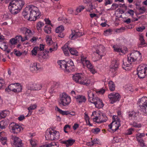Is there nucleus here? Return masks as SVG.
<instances>
[{
	"label": "nucleus",
	"mask_w": 147,
	"mask_h": 147,
	"mask_svg": "<svg viewBox=\"0 0 147 147\" xmlns=\"http://www.w3.org/2000/svg\"><path fill=\"white\" fill-rule=\"evenodd\" d=\"M92 51L93 53H96L100 56L99 59H101L102 57L105 54V49L102 45L94 46L92 49Z\"/></svg>",
	"instance_id": "obj_10"
},
{
	"label": "nucleus",
	"mask_w": 147,
	"mask_h": 147,
	"mask_svg": "<svg viewBox=\"0 0 147 147\" xmlns=\"http://www.w3.org/2000/svg\"><path fill=\"white\" fill-rule=\"evenodd\" d=\"M9 111L5 110L0 112V119L5 118L9 114Z\"/></svg>",
	"instance_id": "obj_33"
},
{
	"label": "nucleus",
	"mask_w": 147,
	"mask_h": 147,
	"mask_svg": "<svg viewBox=\"0 0 147 147\" xmlns=\"http://www.w3.org/2000/svg\"><path fill=\"white\" fill-rule=\"evenodd\" d=\"M68 43H67L63 47V50L64 54L67 56L69 55L68 50L69 51L70 48L68 47Z\"/></svg>",
	"instance_id": "obj_31"
},
{
	"label": "nucleus",
	"mask_w": 147,
	"mask_h": 147,
	"mask_svg": "<svg viewBox=\"0 0 147 147\" xmlns=\"http://www.w3.org/2000/svg\"><path fill=\"white\" fill-rule=\"evenodd\" d=\"M132 61H129L127 57V60L126 62H123L122 67L123 68L126 70L130 69V67L131 66Z\"/></svg>",
	"instance_id": "obj_25"
},
{
	"label": "nucleus",
	"mask_w": 147,
	"mask_h": 147,
	"mask_svg": "<svg viewBox=\"0 0 147 147\" xmlns=\"http://www.w3.org/2000/svg\"><path fill=\"white\" fill-rule=\"evenodd\" d=\"M126 91L127 92H131L134 90V88H133L131 85H127L126 86L125 88Z\"/></svg>",
	"instance_id": "obj_50"
},
{
	"label": "nucleus",
	"mask_w": 147,
	"mask_h": 147,
	"mask_svg": "<svg viewBox=\"0 0 147 147\" xmlns=\"http://www.w3.org/2000/svg\"><path fill=\"white\" fill-rule=\"evenodd\" d=\"M100 113H99L98 111H94L93 112L91 115V117L93 121L96 123H101V121L100 117Z\"/></svg>",
	"instance_id": "obj_17"
},
{
	"label": "nucleus",
	"mask_w": 147,
	"mask_h": 147,
	"mask_svg": "<svg viewBox=\"0 0 147 147\" xmlns=\"http://www.w3.org/2000/svg\"><path fill=\"white\" fill-rule=\"evenodd\" d=\"M112 48L114 52H118L120 54H125L128 51L127 48L123 46L115 45L113 46Z\"/></svg>",
	"instance_id": "obj_14"
},
{
	"label": "nucleus",
	"mask_w": 147,
	"mask_h": 147,
	"mask_svg": "<svg viewBox=\"0 0 147 147\" xmlns=\"http://www.w3.org/2000/svg\"><path fill=\"white\" fill-rule=\"evenodd\" d=\"M10 131L14 134H18L23 130L24 128L17 123H13L9 126Z\"/></svg>",
	"instance_id": "obj_12"
},
{
	"label": "nucleus",
	"mask_w": 147,
	"mask_h": 147,
	"mask_svg": "<svg viewBox=\"0 0 147 147\" xmlns=\"http://www.w3.org/2000/svg\"><path fill=\"white\" fill-rule=\"evenodd\" d=\"M138 115V113L134 111H130L128 113V117L130 120H136Z\"/></svg>",
	"instance_id": "obj_28"
},
{
	"label": "nucleus",
	"mask_w": 147,
	"mask_h": 147,
	"mask_svg": "<svg viewBox=\"0 0 147 147\" xmlns=\"http://www.w3.org/2000/svg\"><path fill=\"white\" fill-rule=\"evenodd\" d=\"M137 103L140 107L142 114L147 115V97H143L139 99Z\"/></svg>",
	"instance_id": "obj_6"
},
{
	"label": "nucleus",
	"mask_w": 147,
	"mask_h": 147,
	"mask_svg": "<svg viewBox=\"0 0 147 147\" xmlns=\"http://www.w3.org/2000/svg\"><path fill=\"white\" fill-rule=\"evenodd\" d=\"M83 33L80 32L79 30L72 31L71 34L69 36V38L71 40H74L78 37L83 35Z\"/></svg>",
	"instance_id": "obj_18"
},
{
	"label": "nucleus",
	"mask_w": 147,
	"mask_h": 147,
	"mask_svg": "<svg viewBox=\"0 0 147 147\" xmlns=\"http://www.w3.org/2000/svg\"><path fill=\"white\" fill-rule=\"evenodd\" d=\"M134 131V129L132 128L129 129L125 133V135H128L131 134L132 132Z\"/></svg>",
	"instance_id": "obj_52"
},
{
	"label": "nucleus",
	"mask_w": 147,
	"mask_h": 147,
	"mask_svg": "<svg viewBox=\"0 0 147 147\" xmlns=\"http://www.w3.org/2000/svg\"><path fill=\"white\" fill-rule=\"evenodd\" d=\"M4 51H5L7 48V45L5 43H2L0 47Z\"/></svg>",
	"instance_id": "obj_57"
},
{
	"label": "nucleus",
	"mask_w": 147,
	"mask_h": 147,
	"mask_svg": "<svg viewBox=\"0 0 147 147\" xmlns=\"http://www.w3.org/2000/svg\"><path fill=\"white\" fill-rule=\"evenodd\" d=\"M69 52L72 55H78V51L76 49L74 48H70Z\"/></svg>",
	"instance_id": "obj_43"
},
{
	"label": "nucleus",
	"mask_w": 147,
	"mask_h": 147,
	"mask_svg": "<svg viewBox=\"0 0 147 147\" xmlns=\"http://www.w3.org/2000/svg\"><path fill=\"white\" fill-rule=\"evenodd\" d=\"M137 74L140 78H144L147 75V65H141L137 68Z\"/></svg>",
	"instance_id": "obj_11"
},
{
	"label": "nucleus",
	"mask_w": 147,
	"mask_h": 147,
	"mask_svg": "<svg viewBox=\"0 0 147 147\" xmlns=\"http://www.w3.org/2000/svg\"><path fill=\"white\" fill-rule=\"evenodd\" d=\"M145 136V134L144 133H139L136 135V138L137 139H142V137H144Z\"/></svg>",
	"instance_id": "obj_54"
},
{
	"label": "nucleus",
	"mask_w": 147,
	"mask_h": 147,
	"mask_svg": "<svg viewBox=\"0 0 147 147\" xmlns=\"http://www.w3.org/2000/svg\"><path fill=\"white\" fill-rule=\"evenodd\" d=\"M40 14L38 8L33 5L27 6L22 13L25 19L31 21H35L39 18Z\"/></svg>",
	"instance_id": "obj_1"
},
{
	"label": "nucleus",
	"mask_w": 147,
	"mask_h": 147,
	"mask_svg": "<svg viewBox=\"0 0 147 147\" xmlns=\"http://www.w3.org/2000/svg\"><path fill=\"white\" fill-rule=\"evenodd\" d=\"M81 61L83 65L86 66L88 69L90 68L93 65L90 61L87 59V58L83 55L81 56Z\"/></svg>",
	"instance_id": "obj_19"
},
{
	"label": "nucleus",
	"mask_w": 147,
	"mask_h": 147,
	"mask_svg": "<svg viewBox=\"0 0 147 147\" xmlns=\"http://www.w3.org/2000/svg\"><path fill=\"white\" fill-rule=\"evenodd\" d=\"M66 61L67 62L64 60L59 61H58L57 63L61 69L65 72H69L72 70V67L74 65V64L71 59Z\"/></svg>",
	"instance_id": "obj_2"
},
{
	"label": "nucleus",
	"mask_w": 147,
	"mask_h": 147,
	"mask_svg": "<svg viewBox=\"0 0 147 147\" xmlns=\"http://www.w3.org/2000/svg\"><path fill=\"white\" fill-rule=\"evenodd\" d=\"M90 102L93 103L95 107L98 109L102 108L104 105L102 100L98 97H95L94 99Z\"/></svg>",
	"instance_id": "obj_16"
},
{
	"label": "nucleus",
	"mask_w": 147,
	"mask_h": 147,
	"mask_svg": "<svg viewBox=\"0 0 147 147\" xmlns=\"http://www.w3.org/2000/svg\"><path fill=\"white\" fill-rule=\"evenodd\" d=\"M51 28L48 25H47L45 26L44 28V30L45 32L47 34H49L51 33Z\"/></svg>",
	"instance_id": "obj_41"
},
{
	"label": "nucleus",
	"mask_w": 147,
	"mask_h": 147,
	"mask_svg": "<svg viewBox=\"0 0 147 147\" xmlns=\"http://www.w3.org/2000/svg\"><path fill=\"white\" fill-rule=\"evenodd\" d=\"M121 139H122L119 138L118 137H115L113 139V142L117 143L120 141H121Z\"/></svg>",
	"instance_id": "obj_59"
},
{
	"label": "nucleus",
	"mask_w": 147,
	"mask_h": 147,
	"mask_svg": "<svg viewBox=\"0 0 147 147\" xmlns=\"http://www.w3.org/2000/svg\"><path fill=\"white\" fill-rule=\"evenodd\" d=\"M37 107V105L36 104L31 105L30 107L28 108L29 113H30L31 114L32 112L31 110L35 109Z\"/></svg>",
	"instance_id": "obj_39"
},
{
	"label": "nucleus",
	"mask_w": 147,
	"mask_h": 147,
	"mask_svg": "<svg viewBox=\"0 0 147 147\" xmlns=\"http://www.w3.org/2000/svg\"><path fill=\"white\" fill-rule=\"evenodd\" d=\"M109 86L110 90L113 91L115 88V85L114 82L112 81H109Z\"/></svg>",
	"instance_id": "obj_36"
},
{
	"label": "nucleus",
	"mask_w": 147,
	"mask_h": 147,
	"mask_svg": "<svg viewBox=\"0 0 147 147\" xmlns=\"http://www.w3.org/2000/svg\"><path fill=\"white\" fill-rule=\"evenodd\" d=\"M22 87L21 84L17 83L10 84L5 90L7 92L12 91L14 93H18L22 92Z\"/></svg>",
	"instance_id": "obj_7"
},
{
	"label": "nucleus",
	"mask_w": 147,
	"mask_h": 147,
	"mask_svg": "<svg viewBox=\"0 0 147 147\" xmlns=\"http://www.w3.org/2000/svg\"><path fill=\"white\" fill-rule=\"evenodd\" d=\"M5 86V81L3 79H0V90L4 88Z\"/></svg>",
	"instance_id": "obj_45"
},
{
	"label": "nucleus",
	"mask_w": 147,
	"mask_h": 147,
	"mask_svg": "<svg viewBox=\"0 0 147 147\" xmlns=\"http://www.w3.org/2000/svg\"><path fill=\"white\" fill-rule=\"evenodd\" d=\"M55 110L56 111L58 112L62 115H67L70 114V113H69L68 111H63L59 109L57 106H56L55 107Z\"/></svg>",
	"instance_id": "obj_34"
},
{
	"label": "nucleus",
	"mask_w": 147,
	"mask_h": 147,
	"mask_svg": "<svg viewBox=\"0 0 147 147\" xmlns=\"http://www.w3.org/2000/svg\"><path fill=\"white\" fill-rule=\"evenodd\" d=\"M111 31L110 29H109L104 32V34L105 36H108L109 35L111 34Z\"/></svg>",
	"instance_id": "obj_61"
},
{
	"label": "nucleus",
	"mask_w": 147,
	"mask_h": 147,
	"mask_svg": "<svg viewBox=\"0 0 147 147\" xmlns=\"http://www.w3.org/2000/svg\"><path fill=\"white\" fill-rule=\"evenodd\" d=\"M30 143L32 147H37V141L35 139H31L30 140Z\"/></svg>",
	"instance_id": "obj_42"
},
{
	"label": "nucleus",
	"mask_w": 147,
	"mask_h": 147,
	"mask_svg": "<svg viewBox=\"0 0 147 147\" xmlns=\"http://www.w3.org/2000/svg\"><path fill=\"white\" fill-rule=\"evenodd\" d=\"M139 39L140 41L141 44L142 45H143L145 44V42L143 38V36L142 34H140L139 35Z\"/></svg>",
	"instance_id": "obj_48"
},
{
	"label": "nucleus",
	"mask_w": 147,
	"mask_h": 147,
	"mask_svg": "<svg viewBox=\"0 0 147 147\" xmlns=\"http://www.w3.org/2000/svg\"><path fill=\"white\" fill-rule=\"evenodd\" d=\"M119 65V60L115 59L111 62V64L110 65V68L111 70L112 71L113 69L116 70L118 67Z\"/></svg>",
	"instance_id": "obj_24"
},
{
	"label": "nucleus",
	"mask_w": 147,
	"mask_h": 147,
	"mask_svg": "<svg viewBox=\"0 0 147 147\" xmlns=\"http://www.w3.org/2000/svg\"><path fill=\"white\" fill-rule=\"evenodd\" d=\"M39 51V48L38 47H35L31 51L32 55V56L36 55L38 52Z\"/></svg>",
	"instance_id": "obj_38"
},
{
	"label": "nucleus",
	"mask_w": 147,
	"mask_h": 147,
	"mask_svg": "<svg viewBox=\"0 0 147 147\" xmlns=\"http://www.w3.org/2000/svg\"><path fill=\"white\" fill-rule=\"evenodd\" d=\"M112 119V121L111 124L109 125V127L114 132L116 131L121 126L120 121L119 118L116 115H114Z\"/></svg>",
	"instance_id": "obj_8"
},
{
	"label": "nucleus",
	"mask_w": 147,
	"mask_h": 147,
	"mask_svg": "<svg viewBox=\"0 0 147 147\" xmlns=\"http://www.w3.org/2000/svg\"><path fill=\"white\" fill-rule=\"evenodd\" d=\"M42 88V85L40 83H30L28 86V88L30 90H38Z\"/></svg>",
	"instance_id": "obj_20"
},
{
	"label": "nucleus",
	"mask_w": 147,
	"mask_h": 147,
	"mask_svg": "<svg viewBox=\"0 0 147 147\" xmlns=\"http://www.w3.org/2000/svg\"><path fill=\"white\" fill-rule=\"evenodd\" d=\"M40 147H59V145L57 142H53L49 144L42 146Z\"/></svg>",
	"instance_id": "obj_32"
},
{
	"label": "nucleus",
	"mask_w": 147,
	"mask_h": 147,
	"mask_svg": "<svg viewBox=\"0 0 147 147\" xmlns=\"http://www.w3.org/2000/svg\"><path fill=\"white\" fill-rule=\"evenodd\" d=\"M127 57L129 61L132 62L141 61L142 60V55L139 51L133 50L128 54Z\"/></svg>",
	"instance_id": "obj_4"
},
{
	"label": "nucleus",
	"mask_w": 147,
	"mask_h": 147,
	"mask_svg": "<svg viewBox=\"0 0 147 147\" xmlns=\"http://www.w3.org/2000/svg\"><path fill=\"white\" fill-rule=\"evenodd\" d=\"M44 23L40 22H38L36 25L37 30L39 31L41 30V28L44 25Z\"/></svg>",
	"instance_id": "obj_46"
},
{
	"label": "nucleus",
	"mask_w": 147,
	"mask_h": 147,
	"mask_svg": "<svg viewBox=\"0 0 147 147\" xmlns=\"http://www.w3.org/2000/svg\"><path fill=\"white\" fill-rule=\"evenodd\" d=\"M71 101V97L65 92H63L59 95V104L64 106L68 105Z\"/></svg>",
	"instance_id": "obj_5"
},
{
	"label": "nucleus",
	"mask_w": 147,
	"mask_h": 147,
	"mask_svg": "<svg viewBox=\"0 0 147 147\" xmlns=\"http://www.w3.org/2000/svg\"><path fill=\"white\" fill-rule=\"evenodd\" d=\"M84 117L85 119L87 125H89V126H92V124H91L90 122V118L88 114L86 112L84 113Z\"/></svg>",
	"instance_id": "obj_35"
},
{
	"label": "nucleus",
	"mask_w": 147,
	"mask_h": 147,
	"mask_svg": "<svg viewBox=\"0 0 147 147\" xmlns=\"http://www.w3.org/2000/svg\"><path fill=\"white\" fill-rule=\"evenodd\" d=\"M6 134L4 132H0V141L3 145L7 144V138L6 137H4Z\"/></svg>",
	"instance_id": "obj_23"
},
{
	"label": "nucleus",
	"mask_w": 147,
	"mask_h": 147,
	"mask_svg": "<svg viewBox=\"0 0 147 147\" xmlns=\"http://www.w3.org/2000/svg\"><path fill=\"white\" fill-rule=\"evenodd\" d=\"M83 75L81 73H77L73 76V79L76 83L80 84Z\"/></svg>",
	"instance_id": "obj_21"
},
{
	"label": "nucleus",
	"mask_w": 147,
	"mask_h": 147,
	"mask_svg": "<svg viewBox=\"0 0 147 147\" xmlns=\"http://www.w3.org/2000/svg\"><path fill=\"white\" fill-rule=\"evenodd\" d=\"M46 40L47 43L49 45H50L52 42V41L51 37L48 35L46 36Z\"/></svg>",
	"instance_id": "obj_49"
},
{
	"label": "nucleus",
	"mask_w": 147,
	"mask_h": 147,
	"mask_svg": "<svg viewBox=\"0 0 147 147\" xmlns=\"http://www.w3.org/2000/svg\"><path fill=\"white\" fill-rule=\"evenodd\" d=\"M60 136L58 131L51 128L48 129L45 133V137L47 140L59 139L60 138Z\"/></svg>",
	"instance_id": "obj_3"
},
{
	"label": "nucleus",
	"mask_w": 147,
	"mask_h": 147,
	"mask_svg": "<svg viewBox=\"0 0 147 147\" xmlns=\"http://www.w3.org/2000/svg\"><path fill=\"white\" fill-rule=\"evenodd\" d=\"M90 72L93 74H94L97 72V71L94 68V66H93L92 67H91L90 68H89Z\"/></svg>",
	"instance_id": "obj_62"
},
{
	"label": "nucleus",
	"mask_w": 147,
	"mask_h": 147,
	"mask_svg": "<svg viewBox=\"0 0 147 147\" xmlns=\"http://www.w3.org/2000/svg\"><path fill=\"white\" fill-rule=\"evenodd\" d=\"M90 83V80L86 78H84L83 76L80 84L83 85L88 86Z\"/></svg>",
	"instance_id": "obj_30"
},
{
	"label": "nucleus",
	"mask_w": 147,
	"mask_h": 147,
	"mask_svg": "<svg viewBox=\"0 0 147 147\" xmlns=\"http://www.w3.org/2000/svg\"><path fill=\"white\" fill-rule=\"evenodd\" d=\"M10 41L12 45H15L17 42V39L16 38H12L10 40Z\"/></svg>",
	"instance_id": "obj_58"
},
{
	"label": "nucleus",
	"mask_w": 147,
	"mask_h": 147,
	"mask_svg": "<svg viewBox=\"0 0 147 147\" xmlns=\"http://www.w3.org/2000/svg\"><path fill=\"white\" fill-rule=\"evenodd\" d=\"M85 8V7L82 5L78 7L76 9V11L78 13L81 12Z\"/></svg>",
	"instance_id": "obj_53"
},
{
	"label": "nucleus",
	"mask_w": 147,
	"mask_h": 147,
	"mask_svg": "<svg viewBox=\"0 0 147 147\" xmlns=\"http://www.w3.org/2000/svg\"><path fill=\"white\" fill-rule=\"evenodd\" d=\"M137 141L139 142L140 146L142 147L145 146L144 141L143 139H137Z\"/></svg>",
	"instance_id": "obj_44"
},
{
	"label": "nucleus",
	"mask_w": 147,
	"mask_h": 147,
	"mask_svg": "<svg viewBox=\"0 0 147 147\" xmlns=\"http://www.w3.org/2000/svg\"><path fill=\"white\" fill-rule=\"evenodd\" d=\"M108 98L111 104H113L119 100L121 98L120 94L118 93L113 92L108 95Z\"/></svg>",
	"instance_id": "obj_13"
},
{
	"label": "nucleus",
	"mask_w": 147,
	"mask_h": 147,
	"mask_svg": "<svg viewBox=\"0 0 147 147\" xmlns=\"http://www.w3.org/2000/svg\"><path fill=\"white\" fill-rule=\"evenodd\" d=\"M6 127V125L4 124V122L1 121L0 122V130L4 129Z\"/></svg>",
	"instance_id": "obj_63"
},
{
	"label": "nucleus",
	"mask_w": 147,
	"mask_h": 147,
	"mask_svg": "<svg viewBox=\"0 0 147 147\" xmlns=\"http://www.w3.org/2000/svg\"><path fill=\"white\" fill-rule=\"evenodd\" d=\"M55 46L53 48H50L49 49V52L50 53H52L53 51H56L57 49V44L55 43H54Z\"/></svg>",
	"instance_id": "obj_55"
},
{
	"label": "nucleus",
	"mask_w": 147,
	"mask_h": 147,
	"mask_svg": "<svg viewBox=\"0 0 147 147\" xmlns=\"http://www.w3.org/2000/svg\"><path fill=\"white\" fill-rule=\"evenodd\" d=\"M30 69L31 72H36L37 71L42 70V67L39 63L35 62L32 63L30 64Z\"/></svg>",
	"instance_id": "obj_15"
},
{
	"label": "nucleus",
	"mask_w": 147,
	"mask_h": 147,
	"mask_svg": "<svg viewBox=\"0 0 147 147\" xmlns=\"http://www.w3.org/2000/svg\"><path fill=\"white\" fill-rule=\"evenodd\" d=\"M75 99L77 102L80 104L85 102L86 100V98L84 96L80 95H77Z\"/></svg>",
	"instance_id": "obj_26"
},
{
	"label": "nucleus",
	"mask_w": 147,
	"mask_h": 147,
	"mask_svg": "<svg viewBox=\"0 0 147 147\" xmlns=\"http://www.w3.org/2000/svg\"><path fill=\"white\" fill-rule=\"evenodd\" d=\"M100 119L101 123L105 122L107 120V118L106 115L102 113H100Z\"/></svg>",
	"instance_id": "obj_37"
},
{
	"label": "nucleus",
	"mask_w": 147,
	"mask_h": 147,
	"mask_svg": "<svg viewBox=\"0 0 147 147\" xmlns=\"http://www.w3.org/2000/svg\"><path fill=\"white\" fill-rule=\"evenodd\" d=\"M113 3L112 0H105L104 4L105 6L111 4Z\"/></svg>",
	"instance_id": "obj_60"
},
{
	"label": "nucleus",
	"mask_w": 147,
	"mask_h": 147,
	"mask_svg": "<svg viewBox=\"0 0 147 147\" xmlns=\"http://www.w3.org/2000/svg\"><path fill=\"white\" fill-rule=\"evenodd\" d=\"M96 6L94 3H91L88 6V11L90 12H92V10L93 9L95 8Z\"/></svg>",
	"instance_id": "obj_40"
},
{
	"label": "nucleus",
	"mask_w": 147,
	"mask_h": 147,
	"mask_svg": "<svg viewBox=\"0 0 147 147\" xmlns=\"http://www.w3.org/2000/svg\"><path fill=\"white\" fill-rule=\"evenodd\" d=\"M12 139L13 141V145L14 147H20L21 146L22 141L18 137L16 136H13Z\"/></svg>",
	"instance_id": "obj_22"
},
{
	"label": "nucleus",
	"mask_w": 147,
	"mask_h": 147,
	"mask_svg": "<svg viewBox=\"0 0 147 147\" xmlns=\"http://www.w3.org/2000/svg\"><path fill=\"white\" fill-rule=\"evenodd\" d=\"M64 30V27L62 26H60L57 27L55 30L57 33L61 32Z\"/></svg>",
	"instance_id": "obj_47"
},
{
	"label": "nucleus",
	"mask_w": 147,
	"mask_h": 147,
	"mask_svg": "<svg viewBox=\"0 0 147 147\" xmlns=\"http://www.w3.org/2000/svg\"><path fill=\"white\" fill-rule=\"evenodd\" d=\"M132 126L136 128H140L142 126V125L140 123H138L136 122H134L131 124Z\"/></svg>",
	"instance_id": "obj_51"
},
{
	"label": "nucleus",
	"mask_w": 147,
	"mask_h": 147,
	"mask_svg": "<svg viewBox=\"0 0 147 147\" xmlns=\"http://www.w3.org/2000/svg\"><path fill=\"white\" fill-rule=\"evenodd\" d=\"M75 142V140L72 139H69L67 140L62 141V144H65L66 146L69 147L72 145Z\"/></svg>",
	"instance_id": "obj_29"
},
{
	"label": "nucleus",
	"mask_w": 147,
	"mask_h": 147,
	"mask_svg": "<svg viewBox=\"0 0 147 147\" xmlns=\"http://www.w3.org/2000/svg\"><path fill=\"white\" fill-rule=\"evenodd\" d=\"M49 52V51H46L45 53L43 54L42 56V57L45 59H49L50 57L49 55L48 54Z\"/></svg>",
	"instance_id": "obj_56"
},
{
	"label": "nucleus",
	"mask_w": 147,
	"mask_h": 147,
	"mask_svg": "<svg viewBox=\"0 0 147 147\" xmlns=\"http://www.w3.org/2000/svg\"><path fill=\"white\" fill-rule=\"evenodd\" d=\"M88 101L91 102L95 98L94 97V91L92 89L88 91Z\"/></svg>",
	"instance_id": "obj_27"
},
{
	"label": "nucleus",
	"mask_w": 147,
	"mask_h": 147,
	"mask_svg": "<svg viewBox=\"0 0 147 147\" xmlns=\"http://www.w3.org/2000/svg\"><path fill=\"white\" fill-rule=\"evenodd\" d=\"M20 32L24 34V37L22 38L21 36H19V38L21 39L22 41H24L26 40H28L29 38L31 37L33 35L31 30L26 28L22 27L20 29Z\"/></svg>",
	"instance_id": "obj_9"
},
{
	"label": "nucleus",
	"mask_w": 147,
	"mask_h": 147,
	"mask_svg": "<svg viewBox=\"0 0 147 147\" xmlns=\"http://www.w3.org/2000/svg\"><path fill=\"white\" fill-rule=\"evenodd\" d=\"M92 132L94 134H97L100 131V129L96 128L92 130Z\"/></svg>",
	"instance_id": "obj_64"
}]
</instances>
